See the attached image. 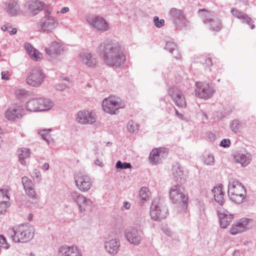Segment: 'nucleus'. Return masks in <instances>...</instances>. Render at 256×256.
Wrapping results in <instances>:
<instances>
[{"label":"nucleus","mask_w":256,"mask_h":256,"mask_svg":"<svg viewBox=\"0 0 256 256\" xmlns=\"http://www.w3.org/2000/svg\"><path fill=\"white\" fill-rule=\"evenodd\" d=\"M98 50L104 62L108 66L120 67L126 61L123 48L116 40H107L99 44Z\"/></svg>","instance_id":"nucleus-1"},{"label":"nucleus","mask_w":256,"mask_h":256,"mask_svg":"<svg viewBox=\"0 0 256 256\" xmlns=\"http://www.w3.org/2000/svg\"><path fill=\"white\" fill-rule=\"evenodd\" d=\"M228 194L232 201L237 204H240L246 197V189L244 186L237 180L231 178L228 184Z\"/></svg>","instance_id":"nucleus-2"},{"label":"nucleus","mask_w":256,"mask_h":256,"mask_svg":"<svg viewBox=\"0 0 256 256\" xmlns=\"http://www.w3.org/2000/svg\"><path fill=\"white\" fill-rule=\"evenodd\" d=\"M170 198L172 202L182 209L187 207L188 196L184 188L180 184L172 186L170 192Z\"/></svg>","instance_id":"nucleus-3"},{"label":"nucleus","mask_w":256,"mask_h":256,"mask_svg":"<svg viewBox=\"0 0 256 256\" xmlns=\"http://www.w3.org/2000/svg\"><path fill=\"white\" fill-rule=\"evenodd\" d=\"M54 106V102L48 98H36L30 100L26 104L27 110L38 112L49 110Z\"/></svg>","instance_id":"nucleus-4"},{"label":"nucleus","mask_w":256,"mask_h":256,"mask_svg":"<svg viewBox=\"0 0 256 256\" xmlns=\"http://www.w3.org/2000/svg\"><path fill=\"white\" fill-rule=\"evenodd\" d=\"M13 232L14 234L12 237L16 242H26L31 240L34 236V228L28 224H21Z\"/></svg>","instance_id":"nucleus-5"},{"label":"nucleus","mask_w":256,"mask_h":256,"mask_svg":"<svg viewBox=\"0 0 256 256\" xmlns=\"http://www.w3.org/2000/svg\"><path fill=\"white\" fill-rule=\"evenodd\" d=\"M124 107V104L121 99L114 96L105 98L102 101L104 110L111 114H117L120 108Z\"/></svg>","instance_id":"nucleus-6"},{"label":"nucleus","mask_w":256,"mask_h":256,"mask_svg":"<svg viewBox=\"0 0 256 256\" xmlns=\"http://www.w3.org/2000/svg\"><path fill=\"white\" fill-rule=\"evenodd\" d=\"M85 18L88 24L97 32H104L110 29L109 24L102 16L89 15L86 16Z\"/></svg>","instance_id":"nucleus-7"},{"label":"nucleus","mask_w":256,"mask_h":256,"mask_svg":"<svg viewBox=\"0 0 256 256\" xmlns=\"http://www.w3.org/2000/svg\"><path fill=\"white\" fill-rule=\"evenodd\" d=\"M58 25V18L54 16H43L38 22L40 32L46 34L53 32Z\"/></svg>","instance_id":"nucleus-8"},{"label":"nucleus","mask_w":256,"mask_h":256,"mask_svg":"<svg viewBox=\"0 0 256 256\" xmlns=\"http://www.w3.org/2000/svg\"><path fill=\"white\" fill-rule=\"evenodd\" d=\"M198 12H204L201 15L203 22L206 24H209L212 30L219 31L222 29L221 21L215 13L208 12L204 10H200Z\"/></svg>","instance_id":"nucleus-9"},{"label":"nucleus","mask_w":256,"mask_h":256,"mask_svg":"<svg viewBox=\"0 0 256 256\" xmlns=\"http://www.w3.org/2000/svg\"><path fill=\"white\" fill-rule=\"evenodd\" d=\"M74 178L76 188L82 192H88L92 186L90 176L82 172H75Z\"/></svg>","instance_id":"nucleus-10"},{"label":"nucleus","mask_w":256,"mask_h":256,"mask_svg":"<svg viewBox=\"0 0 256 256\" xmlns=\"http://www.w3.org/2000/svg\"><path fill=\"white\" fill-rule=\"evenodd\" d=\"M196 95L200 98L204 100L210 98L215 92L214 88L207 82H196Z\"/></svg>","instance_id":"nucleus-11"},{"label":"nucleus","mask_w":256,"mask_h":256,"mask_svg":"<svg viewBox=\"0 0 256 256\" xmlns=\"http://www.w3.org/2000/svg\"><path fill=\"white\" fill-rule=\"evenodd\" d=\"M46 76L38 68L32 69L26 78L27 84L34 87L40 86L44 82Z\"/></svg>","instance_id":"nucleus-12"},{"label":"nucleus","mask_w":256,"mask_h":256,"mask_svg":"<svg viewBox=\"0 0 256 256\" xmlns=\"http://www.w3.org/2000/svg\"><path fill=\"white\" fill-rule=\"evenodd\" d=\"M70 196L76 204L78 208V210L80 213H83L86 211V206L92 204V202L90 199L86 198L76 191L71 192Z\"/></svg>","instance_id":"nucleus-13"},{"label":"nucleus","mask_w":256,"mask_h":256,"mask_svg":"<svg viewBox=\"0 0 256 256\" xmlns=\"http://www.w3.org/2000/svg\"><path fill=\"white\" fill-rule=\"evenodd\" d=\"M124 234L127 240L132 244L138 245L142 241V232L136 228H128L125 230Z\"/></svg>","instance_id":"nucleus-14"},{"label":"nucleus","mask_w":256,"mask_h":256,"mask_svg":"<svg viewBox=\"0 0 256 256\" xmlns=\"http://www.w3.org/2000/svg\"><path fill=\"white\" fill-rule=\"evenodd\" d=\"M77 122L82 124H92L96 121V116L92 110L79 111L76 115Z\"/></svg>","instance_id":"nucleus-15"},{"label":"nucleus","mask_w":256,"mask_h":256,"mask_svg":"<svg viewBox=\"0 0 256 256\" xmlns=\"http://www.w3.org/2000/svg\"><path fill=\"white\" fill-rule=\"evenodd\" d=\"M168 14L177 27L182 28L186 26L188 21L182 12L176 8H172Z\"/></svg>","instance_id":"nucleus-16"},{"label":"nucleus","mask_w":256,"mask_h":256,"mask_svg":"<svg viewBox=\"0 0 256 256\" xmlns=\"http://www.w3.org/2000/svg\"><path fill=\"white\" fill-rule=\"evenodd\" d=\"M168 94L175 104L182 108L186 106L185 98L182 92L176 86H172L168 90Z\"/></svg>","instance_id":"nucleus-17"},{"label":"nucleus","mask_w":256,"mask_h":256,"mask_svg":"<svg viewBox=\"0 0 256 256\" xmlns=\"http://www.w3.org/2000/svg\"><path fill=\"white\" fill-rule=\"evenodd\" d=\"M168 212L166 206H160L154 201L152 202L150 210V215L152 219L155 220H160L164 218Z\"/></svg>","instance_id":"nucleus-18"},{"label":"nucleus","mask_w":256,"mask_h":256,"mask_svg":"<svg viewBox=\"0 0 256 256\" xmlns=\"http://www.w3.org/2000/svg\"><path fill=\"white\" fill-rule=\"evenodd\" d=\"M24 114V110L22 106L13 105L4 112V116L9 120H16L22 118Z\"/></svg>","instance_id":"nucleus-19"},{"label":"nucleus","mask_w":256,"mask_h":256,"mask_svg":"<svg viewBox=\"0 0 256 256\" xmlns=\"http://www.w3.org/2000/svg\"><path fill=\"white\" fill-rule=\"evenodd\" d=\"M80 62L88 68H94L98 64L97 56L88 51L80 52Z\"/></svg>","instance_id":"nucleus-20"},{"label":"nucleus","mask_w":256,"mask_h":256,"mask_svg":"<svg viewBox=\"0 0 256 256\" xmlns=\"http://www.w3.org/2000/svg\"><path fill=\"white\" fill-rule=\"evenodd\" d=\"M4 11L10 16H16L20 14V6L18 0H8L4 3Z\"/></svg>","instance_id":"nucleus-21"},{"label":"nucleus","mask_w":256,"mask_h":256,"mask_svg":"<svg viewBox=\"0 0 256 256\" xmlns=\"http://www.w3.org/2000/svg\"><path fill=\"white\" fill-rule=\"evenodd\" d=\"M58 256H82L76 246L64 245L58 248Z\"/></svg>","instance_id":"nucleus-22"},{"label":"nucleus","mask_w":256,"mask_h":256,"mask_svg":"<svg viewBox=\"0 0 256 256\" xmlns=\"http://www.w3.org/2000/svg\"><path fill=\"white\" fill-rule=\"evenodd\" d=\"M45 51L51 58H56L62 54L64 49L60 42L53 41L48 47L45 48Z\"/></svg>","instance_id":"nucleus-23"},{"label":"nucleus","mask_w":256,"mask_h":256,"mask_svg":"<svg viewBox=\"0 0 256 256\" xmlns=\"http://www.w3.org/2000/svg\"><path fill=\"white\" fill-rule=\"evenodd\" d=\"M22 183L26 194L32 199H36L37 194L32 180L28 176H24L22 178Z\"/></svg>","instance_id":"nucleus-24"},{"label":"nucleus","mask_w":256,"mask_h":256,"mask_svg":"<svg viewBox=\"0 0 256 256\" xmlns=\"http://www.w3.org/2000/svg\"><path fill=\"white\" fill-rule=\"evenodd\" d=\"M120 246V241L117 238L104 240V248L106 252L112 255H115L118 252Z\"/></svg>","instance_id":"nucleus-25"},{"label":"nucleus","mask_w":256,"mask_h":256,"mask_svg":"<svg viewBox=\"0 0 256 256\" xmlns=\"http://www.w3.org/2000/svg\"><path fill=\"white\" fill-rule=\"evenodd\" d=\"M218 214L220 226L223 228H225L229 226L234 218L233 215L225 210L220 209L218 210Z\"/></svg>","instance_id":"nucleus-26"},{"label":"nucleus","mask_w":256,"mask_h":256,"mask_svg":"<svg viewBox=\"0 0 256 256\" xmlns=\"http://www.w3.org/2000/svg\"><path fill=\"white\" fill-rule=\"evenodd\" d=\"M233 160L235 164H240L242 166L245 167L250 162L252 156L248 152H236L234 155Z\"/></svg>","instance_id":"nucleus-27"},{"label":"nucleus","mask_w":256,"mask_h":256,"mask_svg":"<svg viewBox=\"0 0 256 256\" xmlns=\"http://www.w3.org/2000/svg\"><path fill=\"white\" fill-rule=\"evenodd\" d=\"M248 223V220L246 218L240 220L232 226L230 230V233L232 235H236L244 232L246 229Z\"/></svg>","instance_id":"nucleus-28"},{"label":"nucleus","mask_w":256,"mask_h":256,"mask_svg":"<svg viewBox=\"0 0 256 256\" xmlns=\"http://www.w3.org/2000/svg\"><path fill=\"white\" fill-rule=\"evenodd\" d=\"M164 148H154L150 152L148 160L152 164H159L162 158L164 157Z\"/></svg>","instance_id":"nucleus-29"},{"label":"nucleus","mask_w":256,"mask_h":256,"mask_svg":"<svg viewBox=\"0 0 256 256\" xmlns=\"http://www.w3.org/2000/svg\"><path fill=\"white\" fill-rule=\"evenodd\" d=\"M230 12L234 16L240 19L242 23L250 26L251 29L254 28V25L251 23V18L248 14L234 8H232Z\"/></svg>","instance_id":"nucleus-30"},{"label":"nucleus","mask_w":256,"mask_h":256,"mask_svg":"<svg viewBox=\"0 0 256 256\" xmlns=\"http://www.w3.org/2000/svg\"><path fill=\"white\" fill-rule=\"evenodd\" d=\"M24 46L25 50L32 59L36 61H40L42 59V54L35 49L30 44L26 43Z\"/></svg>","instance_id":"nucleus-31"},{"label":"nucleus","mask_w":256,"mask_h":256,"mask_svg":"<svg viewBox=\"0 0 256 256\" xmlns=\"http://www.w3.org/2000/svg\"><path fill=\"white\" fill-rule=\"evenodd\" d=\"M27 4L30 11L34 16L42 10L44 4L39 0H32L28 2Z\"/></svg>","instance_id":"nucleus-32"},{"label":"nucleus","mask_w":256,"mask_h":256,"mask_svg":"<svg viewBox=\"0 0 256 256\" xmlns=\"http://www.w3.org/2000/svg\"><path fill=\"white\" fill-rule=\"evenodd\" d=\"M246 126V122L238 119H234L230 122V128L235 134H238L240 130Z\"/></svg>","instance_id":"nucleus-33"},{"label":"nucleus","mask_w":256,"mask_h":256,"mask_svg":"<svg viewBox=\"0 0 256 256\" xmlns=\"http://www.w3.org/2000/svg\"><path fill=\"white\" fill-rule=\"evenodd\" d=\"M19 161L22 165L26 166V159L28 158L31 154L30 150L29 148H21L18 150Z\"/></svg>","instance_id":"nucleus-34"},{"label":"nucleus","mask_w":256,"mask_h":256,"mask_svg":"<svg viewBox=\"0 0 256 256\" xmlns=\"http://www.w3.org/2000/svg\"><path fill=\"white\" fill-rule=\"evenodd\" d=\"M222 186H214L212 190L214 194L215 200L220 205L222 206L224 204V192L222 190Z\"/></svg>","instance_id":"nucleus-35"},{"label":"nucleus","mask_w":256,"mask_h":256,"mask_svg":"<svg viewBox=\"0 0 256 256\" xmlns=\"http://www.w3.org/2000/svg\"><path fill=\"white\" fill-rule=\"evenodd\" d=\"M172 174L174 180L182 182L183 175V171L181 166L178 164L172 166Z\"/></svg>","instance_id":"nucleus-36"},{"label":"nucleus","mask_w":256,"mask_h":256,"mask_svg":"<svg viewBox=\"0 0 256 256\" xmlns=\"http://www.w3.org/2000/svg\"><path fill=\"white\" fill-rule=\"evenodd\" d=\"M150 192L148 188L142 187L139 191V196L142 202H144L149 198Z\"/></svg>","instance_id":"nucleus-37"},{"label":"nucleus","mask_w":256,"mask_h":256,"mask_svg":"<svg viewBox=\"0 0 256 256\" xmlns=\"http://www.w3.org/2000/svg\"><path fill=\"white\" fill-rule=\"evenodd\" d=\"M51 130L52 129L49 128L42 130L38 132V134L41 136L42 138L44 140L48 142V144H49L50 142L49 140L50 136L48 134V132H50Z\"/></svg>","instance_id":"nucleus-38"},{"label":"nucleus","mask_w":256,"mask_h":256,"mask_svg":"<svg viewBox=\"0 0 256 256\" xmlns=\"http://www.w3.org/2000/svg\"><path fill=\"white\" fill-rule=\"evenodd\" d=\"M139 126L132 120L130 121L128 124V130L130 132H136L138 130Z\"/></svg>","instance_id":"nucleus-39"},{"label":"nucleus","mask_w":256,"mask_h":256,"mask_svg":"<svg viewBox=\"0 0 256 256\" xmlns=\"http://www.w3.org/2000/svg\"><path fill=\"white\" fill-rule=\"evenodd\" d=\"M116 168L122 170L130 168L132 167V166L129 162H122L121 161L118 160L116 163Z\"/></svg>","instance_id":"nucleus-40"},{"label":"nucleus","mask_w":256,"mask_h":256,"mask_svg":"<svg viewBox=\"0 0 256 256\" xmlns=\"http://www.w3.org/2000/svg\"><path fill=\"white\" fill-rule=\"evenodd\" d=\"M176 44L172 41H168L166 42L165 49L168 50L170 52L172 53L174 50L176 49Z\"/></svg>","instance_id":"nucleus-41"},{"label":"nucleus","mask_w":256,"mask_h":256,"mask_svg":"<svg viewBox=\"0 0 256 256\" xmlns=\"http://www.w3.org/2000/svg\"><path fill=\"white\" fill-rule=\"evenodd\" d=\"M10 206V204L8 201L3 200L0 202V215L4 214L8 208Z\"/></svg>","instance_id":"nucleus-42"},{"label":"nucleus","mask_w":256,"mask_h":256,"mask_svg":"<svg viewBox=\"0 0 256 256\" xmlns=\"http://www.w3.org/2000/svg\"><path fill=\"white\" fill-rule=\"evenodd\" d=\"M204 161L206 165H212L214 163V158L212 155L208 154L204 156Z\"/></svg>","instance_id":"nucleus-43"},{"label":"nucleus","mask_w":256,"mask_h":256,"mask_svg":"<svg viewBox=\"0 0 256 256\" xmlns=\"http://www.w3.org/2000/svg\"><path fill=\"white\" fill-rule=\"evenodd\" d=\"M154 26L158 28L162 27L164 24V20L163 19H160L158 16H155L154 18Z\"/></svg>","instance_id":"nucleus-44"},{"label":"nucleus","mask_w":256,"mask_h":256,"mask_svg":"<svg viewBox=\"0 0 256 256\" xmlns=\"http://www.w3.org/2000/svg\"><path fill=\"white\" fill-rule=\"evenodd\" d=\"M8 191L9 190L7 188H2L0 190V196H2L3 198L6 197L8 200L10 199V196H8Z\"/></svg>","instance_id":"nucleus-45"},{"label":"nucleus","mask_w":256,"mask_h":256,"mask_svg":"<svg viewBox=\"0 0 256 256\" xmlns=\"http://www.w3.org/2000/svg\"><path fill=\"white\" fill-rule=\"evenodd\" d=\"M230 144V141L229 139L224 138L222 140L220 143V146L224 148H228Z\"/></svg>","instance_id":"nucleus-46"},{"label":"nucleus","mask_w":256,"mask_h":256,"mask_svg":"<svg viewBox=\"0 0 256 256\" xmlns=\"http://www.w3.org/2000/svg\"><path fill=\"white\" fill-rule=\"evenodd\" d=\"M0 244L6 248H8L10 246L6 242V238L2 235H0Z\"/></svg>","instance_id":"nucleus-47"},{"label":"nucleus","mask_w":256,"mask_h":256,"mask_svg":"<svg viewBox=\"0 0 256 256\" xmlns=\"http://www.w3.org/2000/svg\"><path fill=\"white\" fill-rule=\"evenodd\" d=\"M32 175L34 178H40V173L38 170L35 169L32 172Z\"/></svg>","instance_id":"nucleus-48"},{"label":"nucleus","mask_w":256,"mask_h":256,"mask_svg":"<svg viewBox=\"0 0 256 256\" xmlns=\"http://www.w3.org/2000/svg\"><path fill=\"white\" fill-rule=\"evenodd\" d=\"M130 207V204L128 202H124V206L122 207V210H128Z\"/></svg>","instance_id":"nucleus-49"},{"label":"nucleus","mask_w":256,"mask_h":256,"mask_svg":"<svg viewBox=\"0 0 256 256\" xmlns=\"http://www.w3.org/2000/svg\"><path fill=\"white\" fill-rule=\"evenodd\" d=\"M176 114V116L181 120H186V118L181 113L179 112L178 110L175 109Z\"/></svg>","instance_id":"nucleus-50"},{"label":"nucleus","mask_w":256,"mask_h":256,"mask_svg":"<svg viewBox=\"0 0 256 256\" xmlns=\"http://www.w3.org/2000/svg\"><path fill=\"white\" fill-rule=\"evenodd\" d=\"M66 88L65 84H58L56 86V88L58 90H63Z\"/></svg>","instance_id":"nucleus-51"},{"label":"nucleus","mask_w":256,"mask_h":256,"mask_svg":"<svg viewBox=\"0 0 256 256\" xmlns=\"http://www.w3.org/2000/svg\"><path fill=\"white\" fill-rule=\"evenodd\" d=\"M94 164L96 165H98V166H100L101 167L104 166V164L102 163V162L101 160H98V159H96V160H94Z\"/></svg>","instance_id":"nucleus-52"},{"label":"nucleus","mask_w":256,"mask_h":256,"mask_svg":"<svg viewBox=\"0 0 256 256\" xmlns=\"http://www.w3.org/2000/svg\"><path fill=\"white\" fill-rule=\"evenodd\" d=\"M70 10L68 7H64L60 11L62 14H65Z\"/></svg>","instance_id":"nucleus-53"},{"label":"nucleus","mask_w":256,"mask_h":256,"mask_svg":"<svg viewBox=\"0 0 256 256\" xmlns=\"http://www.w3.org/2000/svg\"><path fill=\"white\" fill-rule=\"evenodd\" d=\"M2 80H9L8 77L6 76V72H2Z\"/></svg>","instance_id":"nucleus-54"},{"label":"nucleus","mask_w":256,"mask_h":256,"mask_svg":"<svg viewBox=\"0 0 256 256\" xmlns=\"http://www.w3.org/2000/svg\"><path fill=\"white\" fill-rule=\"evenodd\" d=\"M163 230H164V232L166 233V235H168V236H172V233L169 229L163 228Z\"/></svg>","instance_id":"nucleus-55"},{"label":"nucleus","mask_w":256,"mask_h":256,"mask_svg":"<svg viewBox=\"0 0 256 256\" xmlns=\"http://www.w3.org/2000/svg\"><path fill=\"white\" fill-rule=\"evenodd\" d=\"M51 13H52V12L50 10H46L44 12V16H52Z\"/></svg>","instance_id":"nucleus-56"},{"label":"nucleus","mask_w":256,"mask_h":256,"mask_svg":"<svg viewBox=\"0 0 256 256\" xmlns=\"http://www.w3.org/2000/svg\"><path fill=\"white\" fill-rule=\"evenodd\" d=\"M8 32L10 35L16 34L17 32V29L16 28H12V30H10V31L8 30Z\"/></svg>","instance_id":"nucleus-57"},{"label":"nucleus","mask_w":256,"mask_h":256,"mask_svg":"<svg viewBox=\"0 0 256 256\" xmlns=\"http://www.w3.org/2000/svg\"><path fill=\"white\" fill-rule=\"evenodd\" d=\"M42 168L44 169L45 170H48L49 168V164L47 162H46L44 164Z\"/></svg>","instance_id":"nucleus-58"},{"label":"nucleus","mask_w":256,"mask_h":256,"mask_svg":"<svg viewBox=\"0 0 256 256\" xmlns=\"http://www.w3.org/2000/svg\"><path fill=\"white\" fill-rule=\"evenodd\" d=\"M9 28H10V27H8V26H6V25H4V26H2V30L3 31H4V32L6 31V30L8 31V30H9Z\"/></svg>","instance_id":"nucleus-59"},{"label":"nucleus","mask_w":256,"mask_h":256,"mask_svg":"<svg viewBox=\"0 0 256 256\" xmlns=\"http://www.w3.org/2000/svg\"><path fill=\"white\" fill-rule=\"evenodd\" d=\"M206 62L207 64L208 65H212V60L210 58H208L206 60Z\"/></svg>","instance_id":"nucleus-60"},{"label":"nucleus","mask_w":256,"mask_h":256,"mask_svg":"<svg viewBox=\"0 0 256 256\" xmlns=\"http://www.w3.org/2000/svg\"><path fill=\"white\" fill-rule=\"evenodd\" d=\"M2 142L3 140H2V138L0 136V148H1L2 147Z\"/></svg>","instance_id":"nucleus-61"},{"label":"nucleus","mask_w":256,"mask_h":256,"mask_svg":"<svg viewBox=\"0 0 256 256\" xmlns=\"http://www.w3.org/2000/svg\"><path fill=\"white\" fill-rule=\"evenodd\" d=\"M174 57L177 58V59H178V58H180V56L179 54H178V55L176 56H175Z\"/></svg>","instance_id":"nucleus-62"},{"label":"nucleus","mask_w":256,"mask_h":256,"mask_svg":"<svg viewBox=\"0 0 256 256\" xmlns=\"http://www.w3.org/2000/svg\"><path fill=\"white\" fill-rule=\"evenodd\" d=\"M30 256H35V254H34L33 252H31L30 253Z\"/></svg>","instance_id":"nucleus-63"}]
</instances>
